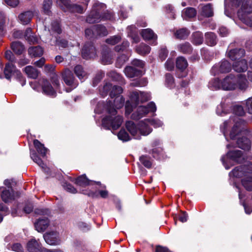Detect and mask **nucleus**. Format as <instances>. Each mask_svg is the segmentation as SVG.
<instances>
[{"label":"nucleus","instance_id":"f257e3e1","mask_svg":"<svg viewBox=\"0 0 252 252\" xmlns=\"http://www.w3.org/2000/svg\"><path fill=\"white\" fill-rule=\"evenodd\" d=\"M125 99L122 96H117L113 104L109 102L107 104V111L110 116L104 118L102 120V126L107 129L112 128L116 130L121 126L123 122V118L121 116H116L113 117L117 114L116 109L121 108L124 104Z\"/></svg>","mask_w":252,"mask_h":252},{"label":"nucleus","instance_id":"f03ea898","mask_svg":"<svg viewBox=\"0 0 252 252\" xmlns=\"http://www.w3.org/2000/svg\"><path fill=\"white\" fill-rule=\"evenodd\" d=\"M233 112L235 115L231 117L228 121L224 123L225 129L233 125L230 132V136L232 139L235 138L236 135L235 133L236 128H238L240 131L246 130V122L238 117L244 115L245 111L243 107L240 105H235L233 108Z\"/></svg>","mask_w":252,"mask_h":252},{"label":"nucleus","instance_id":"7ed1b4c3","mask_svg":"<svg viewBox=\"0 0 252 252\" xmlns=\"http://www.w3.org/2000/svg\"><path fill=\"white\" fill-rule=\"evenodd\" d=\"M229 175L242 178V184L245 189L248 191L252 190V163L236 167L229 173Z\"/></svg>","mask_w":252,"mask_h":252},{"label":"nucleus","instance_id":"20e7f679","mask_svg":"<svg viewBox=\"0 0 252 252\" xmlns=\"http://www.w3.org/2000/svg\"><path fill=\"white\" fill-rule=\"evenodd\" d=\"M248 82L242 74L238 76V80L232 74L227 75L221 80V89L225 91H233L238 88L245 91L248 88Z\"/></svg>","mask_w":252,"mask_h":252},{"label":"nucleus","instance_id":"39448f33","mask_svg":"<svg viewBox=\"0 0 252 252\" xmlns=\"http://www.w3.org/2000/svg\"><path fill=\"white\" fill-rule=\"evenodd\" d=\"M231 1L236 6L241 5L238 16L244 23L252 27V1L250 0H231Z\"/></svg>","mask_w":252,"mask_h":252},{"label":"nucleus","instance_id":"423d86ee","mask_svg":"<svg viewBox=\"0 0 252 252\" xmlns=\"http://www.w3.org/2000/svg\"><path fill=\"white\" fill-rule=\"evenodd\" d=\"M126 126L129 133L136 139L140 138V135L146 136L152 131V129L143 121L140 122L138 126L133 122L127 121Z\"/></svg>","mask_w":252,"mask_h":252},{"label":"nucleus","instance_id":"0eeeda50","mask_svg":"<svg viewBox=\"0 0 252 252\" xmlns=\"http://www.w3.org/2000/svg\"><path fill=\"white\" fill-rule=\"evenodd\" d=\"M226 169H229L234 163H241L245 160L243 153L241 150H233L227 152L225 156L221 158Z\"/></svg>","mask_w":252,"mask_h":252},{"label":"nucleus","instance_id":"6e6552de","mask_svg":"<svg viewBox=\"0 0 252 252\" xmlns=\"http://www.w3.org/2000/svg\"><path fill=\"white\" fill-rule=\"evenodd\" d=\"M90 1V0H81L80 2L84 5L85 8L77 4H71L69 0H59L57 1V3L64 12L82 13L86 9Z\"/></svg>","mask_w":252,"mask_h":252},{"label":"nucleus","instance_id":"1a4fd4ad","mask_svg":"<svg viewBox=\"0 0 252 252\" xmlns=\"http://www.w3.org/2000/svg\"><path fill=\"white\" fill-rule=\"evenodd\" d=\"M235 133L236 135L232 140L237 139L236 147L245 150H249L251 147V143L248 137L250 132L247 130V128L246 127L245 130L240 131H239V129L237 128L235 131ZM230 138L232 139L230 137Z\"/></svg>","mask_w":252,"mask_h":252},{"label":"nucleus","instance_id":"9d476101","mask_svg":"<svg viewBox=\"0 0 252 252\" xmlns=\"http://www.w3.org/2000/svg\"><path fill=\"white\" fill-rule=\"evenodd\" d=\"M157 107L153 102H150L146 106H140L137 107L136 111L131 115V119L135 120H138L145 117L149 113H154L156 111Z\"/></svg>","mask_w":252,"mask_h":252},{"label":"nucleus","instance_id":"9b49d317","mask_svg":"<svg viewBox=\"0 0 252 252\" xmlns=\"http://www.w3.org/2000/svg\"><path fill=\"white\" fill-rule=\"evenodd\" d=\"M231 68L230 63L228 61L224 60L214 65L211 70V73L215 76L220 73L229 72L231 71Z\"/></svg>","mask_w":252,"mask_h":252},{"label":"nucleus","instance_id":"f8f14e48","mask_svg":"<svg viewBox=\"0 0 252 252\" xmlns=\"http://www.w3.org/2000/svg\"><path fill=\"white\" fill-rule=\"evenodd\" d=\"M113 18V15L112 13L99 15L95 13L94 11L91 10L90 13L86 18V22L90 24H93L99 22L101 21L112 20Z\"/></svg>","mask_w":252,"mask_h":252},{"label":"nucleus","instance_id":"ddd939ff","mask_svg":"<svg viewBox=\"0 0 252 252\" xmlns=\"http://www.w3.org/2000/svg\"><path fill=\"white\" fill-rule=\"evenodd\" d=\"M27 249L29 252H63L60 250H49L42 248L38 242L35 239H32L29 241Z\"/></svg>","mask_w":252,"mask_h":252},{"label":"nucleus","instance_id":"4468645a","mask_svg":"<svg viewBox=\"0 0 252 252\" xmlns=\"http://www.w3.org/2000/svg\"><path fill=\"white\" fill-rule=\"evenodd\" d=\"M62 77L65 84L71 88L66 89V91L67 92H70L78 86L77 82L75 80L73 74L69 69L64 70L63 73Z\"/></svg>","mask_w":252,"mask_h":252},{"label":"nucleus","instance_id":"2eb2a0df","mask_svg":"<svg viewBox=\"0 0 252 252\" xmlns=\"http://www.w3.org/2000/svg\"><path fill=\"white\" fill-rule=\"evenodd\" d=\"M150 94L147 93L134 91L131 92L130 94L131 100L135 104H137L139 102H144L150 100Z\"/></svg>","mask_w":252,"mask_h":252},{"label":"nucleus","instance_id":"dca6fc26","mask_svg":"<svg viewBox=\"0 0 252 252\" xmlns=\"http://www.w3.org/2000/svg\"><path fill=\"white\" fill-rule=\"evenodd\" d=\"M103 93L102 95H106L110 91V95L111 97H116L123 92V89L120 86H113L110 83H106L103 87Z\"/></svg>","mask_w":252,"mask_h":252},{"label":"nucleus","instance_id":"f3484780","mask_svg":"<svg viewBox=\"0 0 252 252\" xmlns=\"http://www.w3.org/2000/svg\"><path fill=\"white\" fill-rule=\"evenodd\" d=\"M3 73L5 77L10 81L12 76L15 77L16 75H20V71L17 69L13 63H6Z\"/></svg>","mask_w":252,"mask_h":252},{"label":"nucleus","instance_id":"a211bd4d","mask_svg":"<svg viewBox=\"0 0 252 252\" xmlns=\"http://www.w3.org/2000/svg\"><path fill=\"white\" fill-rule=\"evenodd\" d=\"M96 51L93 44L91 42L86 43L82 50V56L83 59L88 60L95 57Z\"/></svg>","mask_w":252,"mask_h":252},{"label":"nucleus","instance_id":"6ab92c4d","mask_svg":"<svg viewBox=\"0 0 252 252\" xmlns=\"http://www.w3.org/2000/svg\"><path fill=\"white\" fill-rule=\"evenodd\" d=\"M80 192L92 198H97L100 195L102 198H106L108 195V192L106 190L97 191L96 189H82Z\"/></svg>","mask_w":252,"mask_h":252},{"label":"nucleus","instance_id":"aec40b11","mask_svg":"<svg viewBox=\"0 0 252 252\" xmlns=\"http://www.w3.org/2000/svg\"><path fill=\"white\" fill-rule=\"evenodd\" d=\"M45 242L51 245H58L60 243L59 234L57 231H51L43 235Z\"/></svg>","mask_w":252,"mask_h":252},{"label":"nucleus","instance_id":"412c9836","mask_svg":"<svg viewBox=\"0 0 252 252\" xmlns=\"http://www.w3.org/2000/svg\"><path fill=\"white\" fill-rule=\"evenodd\" d=\"M113 54L107 47H104L102 52L101 62L104 64H111L113 60Z\"/></svg>","mask_w":252,"mask_h":252},{"label":"nucleus","instance_id":"4be33fe9","mask_svg":"<svg viewBox=\"0 0 252 252\" xmlns=\"http://www.w3.org/2000/svg\"><path fill=\"white\" fill-rule=\"evenodd\" d=\"M141 34L144 40H153L152 45H156L157 44L156 40L157 39V35L151 29H146L142 30L141 32Z\"/></svg>","mask_w":252,"mask_h":252},{"label":"nucleus","instance_id":"5701e85b","mask_svg":"<svg viewBox=\"0 0 252 252\" xmlns=\"http://www.w3.org/2000/svg\"><path fill=\"white\" fill-rule=\"evenodd\" d=\"M75 183L78 186L85 188L88 186L93 185L95 182L93 181L89 180L85 174L79 176L75 179ZM96 184L99 185V182L96 183Z\"/></svg>","mask_w":252,"mask_h":252},{"label":"nucleus","instance_id":"b1692460","mask_svg":"<svg viewBox=\"0 0 252 252\" xmlns=\"http://www.w3.org/2000/svg\"><path fill=\"white\" fill-rule=\"evenodd\" d=\"M17 196H18V193L14 192L12 188L3 190L1 195V198L5 203L14 200Z\"/></svg>","mask_w":252,"mask_h":252},{"label":"nucleus","instance_id":"393cba45","mask_svg":"<svg viewBox=\"0 0 252 252\" xmlns=\"http://www.w3.org/2000/svg\"><path fill=\"white\" fill-rule=\"evenodd\" d=\"M245 54V50L241 48L231 49L227 52V57L232 61L240 59L244 56Z\"/></svg>","mask_w":252,"mask_h":252},{"label":"nucleus","instance_id":"a878e982","mask_svg":"<svg viewBox=\"0 0 252 252\" xmlns=\"http://www.w3.org/2000/svg\"><path fill=\"white\" fill-rule=\"evenodd\" d=\"M41 82L43 93L47 95L55 97L56 96V92L50 83L47 80L45 79H43Z\"/></svg>","mask_w":252,"mask_h":252},{"label":"nucleus","instance_id":"bb28decb","mask_svg":"<svg viewBox=\"0 0 252 252\" xmlns=\"http://www.w3.org/2000/svg\"><path fill=\"white\" fill-rule=\"evenodd\" d=\"M124 72L128 78H133L134 77L141 76L142 73L141 70L131 66H126L125 68Z\"/></svg>","mask_w":252,"mask_h":252},{"label":"nucleus","instance_id":"cd10ccee","mask_svg":"<svg viewBox=\"0 0 252 252\" xmlns=\"http://www.w3.org/2000/svg\"><path fill=\"white\" fill-rule=\"evenodd\" d=\"M49 221L47 218L43 217L38 219L34 224L36 230L38 232L44 231L48 226Z\"/></svg>","mask_w":252,"mask_h":252},{"label":"nucleus","instance_id":"c85d7f7f","mask_svg":"<svg viewBox=\"0 0 252 252\" xmlns=\"http://www.w3.org/2000/svg\"><path fill=\"white\" fill-rule=\"evenodd\" d=\"M30 157L32 160L40 166L44 171L46 173L49 172V169L47 168L46 165L43 163L41 159L37 156L36 152L34 150H30Z\"/></svg>","mask_w":252,"mask_h":252},{"label":"nucleus","instance_id":"c756f323","mask_svg":"<svg viewBox=\"0 0 252 252\" xmlns=\"http://www.w3.org/2000/svg\"><path fill=\"white\" fill-rule=\"evenodd\" d=\"M200 6L199 10L200 16L210 17L213 15V9L211 4L208 3Z\"/></svg>","mask_w":252,"mask_h":252},{"label":"nucleus","instance_id":"7c9ffc66","mask_svg":"<svg viewBox=\"0 0 252 252\" xmlns=\"http://www.w3.org/2000/svg\"><path fill=\"white\" fill-rule=\"evenodd\" d=\"M33 16V13L32 11H27L21 13L18 18L23 25L29 24Z\"/></svg>","mask_w":252,"mask_h":252},{"label":"nucleus","instance_id":"2f4dec72","mask_svg":"<svg viewBox=\"0 0 252 252\" xmlns=\"http://www.w3.org/2000/svg\"><path fill=\"white\" fill-rule=\"evenodd\" d=\"M106 5L103 3H100L98 1L94 3L92 11H94L95 13L99 15H105L106 13H111L107 10H106Z\"/></svg>","mask_w":252,"mask_h":252},{"label":"nucleus","instance_id":"473e14b6","mask_svg":"<svg viewBox=\"0 0 252 252\" xmlns=\"http://www.w3.org/2000/svg\"><path fill=\"white\" fill-rule=\"evenodd\" d=\"M74 72L81 82H83L88 78V74L87 72L80 65H77L74 67Z\"/></svg>","mask_w":252,"mask_h":252},{"label":"nucleus","instance_id":"72a5a7b5","mask_svg":"<svg viewBox=\"0 0 252 252\" xmlns=\"http://www.w3.org/2000/svg\"><path fill=\"white\" fill-rule=\"evenodd\" d=\"M233 69L237 72H242L246 71L248 69V64L245 60H241L236 62L233 64Z\"/></svg>","mask_w":252,"mask_h":252},{"label":"nucleus","instance_id":"f704fd0d","mask_svg":"<svg viewBox=\"0 0 252 252\" xmlns=\"http://www.w3.org/2000/svg\"><path fill=\"white\" fill-rule=\"evenodd\" d=\"M24 37L30 44H35L38 42L37 37L32 33L31 28H28L25 31Z\"/></svg>","mask_w":252,"mask_h":252},{"label":"nucleus","instance_id":"c9c22d12","mask_svg":"<svg viewBox=\"0 0 252 252\" xmlns=\"http://www.w3.org/2000/svg\"><path fill=\"white\" fill-rule=\"evenodd\" d=\"M28 53L31 57H40L43 54V49L39 46L31 47L28 49Z\"/></svg>","mask_w":252,"mask_h":252},{"label":"nucleus","instance_id":"e433bc0d","mask_svg":"<svg viewBox=\"0 0 252 252\" xmlns=\"http://www.w3.org/2000/svg\"><path fill=\"white\" fill-rule=\"evenodd\" d=\"M13 51L17 55H21L25 50L24 45L19 41L13 42L11 44Z\"/></svg>","mask_w":252,"mask_h":252},{"label":"nucleus","instance_id":"4c0bfd02","mask_svg":"<svg viewBox=\"0 0 252 252\" xmlns=\"http://www.w3.org/2000/svg\"><path fill=\"white\" fill-rule=\"evenodd\" d=\"M177 49L184 54H190L192 51V47L189 42H186L177 46Z\"/></svg>","mask_w":252,"mask_h":252},{"label":"nucleus","instance_id":"58836bf2","mask_svg":"<svg viewBox=\"0 0 252 252\" xmlns=\"http://www.w3.org/2000/svg\"><path fill=\"white\" fill-rule=\"evenodd\" d=\"M205 41L206 43L209 46H214L217 44V36L212 32H208L205 33Z\"/></svg>","mask_w":252,"mask_h":252},{"label":"nucleus","instance_id":"ea45409f","mask_svg":"<svg viewBox=\"0 0 252 252\" xmlns=\"http://www.w3.org/2000/svg\"><path fill=\"white\" fill-rule=\"evenodd\" d=\"M33 145L36 151L40 155L43 157L46 156L48 150L44 147L43 144L41 143L38 140L35 139L33 141Z\"/></svg>","mask_w":252,"mask_h":252},{"label":"nucleus","instance_id":"a19ab883","mask_svg":"<svg viewBox=\"0 0 252 252\" xmlns=\"http://www.w3.org/2000/svg\"><path fill=\"white\" fill-rule=\"evenodd\" d=\"M196 15L195 9L192 7H188L184 9L182 13V16L183 19L187 20L189 18L195 17Z\"/></svg>","mask_w":252,"mask_h":252},{"label":"nucleus","instance_id":"79ce46f5","mask_svg":"<svg viewBox=\"0 0 252 252\" xmlns=\"http://www.w3.org/2000/svg\"><path fill=\"white\" fill-rule=\"evenodd\" d=\"M52 5V0H44L42 4V12L48 16L52 14L51 7Z\"/></svg>","mask_w":252,"mask_h":252},{"label":"nucleus","instance_id":"37998d69","mask_svg":"<svg viewBox=\"0 0 252 252\" xmlns=\"http://www.w3.org/2000/svg\"><path fill=\"white\" fill-rule=\"evenodd\" d=\"M187 60L183 57H179L176 60V67L181 71H183L188 66Z\"/></svg>","mask_w":252,"mask_h":252},{"label":"nucleus","instance_id":"c03bdc74","mask_svg":"<svg viewBox=\"0 0 252 252\" xmlns=\"http://www.w3.org/2000/svg\"><path fill=\"white\" fill-rule=\"evenodd\" d=\"M28 76L32 79H35L38 75L37 70L33 66L29 65L26 66L24 69Z\"/></svg>","mask_w":252,"mask_h":252},{"label":"nucleus","instance_id":"a18cd8bd","mask_svg":"<svg viewBox=\"0 0 252 252\" xmlns=\"http://www.w3.org/2000/svg\"><path fill=\"white\" fill-rule=\"evenodd\" d=\"M203 36L202 32H196L192 34V42L196 45H200L203 43Z\"/></svg>","mask_w":252,"mask_h":252},{"label":"nucleus","instance_id":"49530a36","mask_svg":"<svg viewBox=\"0 0 252 252\" xmlns=\"http://www.w3.org/2000/svg\"><path fill=\"white\" fill-rule=\"evenodd\" d=\"M208 87L212 90L221 89V81L219 78H214L208 84Z\"/></svg>","mask_w":252,"mask_h":252},{"label":"nucleus","instance_id":"de8ad7c7","mask_svg":"<svg viewBox=\"0 0 252 252\" xmlns=\"http://www.w3.org/2000/svg\"><path fill=\"white\" fill-rule=\"evenodd\" d=\"M189 34V31L186 28H182L177 30L174 33L175 37L180 39L186 38Z\"/></svg>","mask_w":252,"mask_h":252},{"label":"nucleus","instance_id":"09e8293b","mask_svg":"<svg viewBox=\"0 0 252 252\" xmlns=\"http://www.w3.org/2000/svg\"><path fill=\"white\" fill-rule=\"evenodd\" d=\"M151 48L144 43H141L136 48V52L142 55H146L150 53Z\"/></svg>","mask_w":252,"mask_h":252},{"label":"nucleus","instance_id":"8fccbe9b","mask_svg":"<svg viewBox=\"0 0 252 252\" xmlns=\"http://www.w3.org/2000/svg\"><path fill=\"white\" fill-rule=\"evenodd\" d=\"M129 56V53H127V54H123L118 57L116 62V66L118 68H121L124 64V63L128 60Z\"/></svg>","mask_w":252,"mask_h":252},{"label":"nucleus","instance_id":"3c124183","mask_svg":"<svg viewBox=\"0 0 252 252\" xmlns=\"http://www.w3.org/2000/svg\"><path fill=\"white\" fill-rule=\"evenodd\" d=\"M94 30H95L96 36L97 35L105 36L108 34V32L106 28L101 25L94 26Z\"/></svg>","mask_w":252,"mask_h":252},{"label":"nucleus","instance_id":"603ef678","mask_svg":"<svg viewBox=\"0 0 252 252\" xmlns=\"http://www.w3.org/2000/svg\"><path fill=\"white\" fill-rule=\"evenodd\" d=\"M118 138L123 142H126L130 140V136L124 129H122L118 134Z\"/></svg>","mask_w":252,"mask_h":252},{"label":"nucleus","instance_id":"864d4df0","mask_svg":"<svg viewBox=\"0 0 252 252\" xmlns=\"http://www.w3.org/2000/svg\"><path fill=\"white\" fill-rule=\"evenodd\" d=\"M139 160L144 166L147 168H151L152 166V162L150 158L147 156H142L139 158Z\"/></svg>","mask_w":252,"mask_h":252},{"label":"nucleus","instance_id":"5fc2aeb1","mask_svg":"<svg viewBox=\"0 0 252 252\" xmlns=\"http://www.w3.org/2000/svg\"><path fill=\"white\" fill-rule=\"evenodd\" d=\"M147 125V122L149 124H150L152 126H153L155 127H158L160 126H161L163 125L162 122L160 121L158 119H145L144 121Z\"/></svg>","mask_w":252,"mask_h":252},{"label":"nucleus","instance_id":"6e6d98bb","mask_svg":"<svg viewBox=\"0 0 252 252\" xmlns=\"http://www.w3.org/2000/svg\"><path fill=\"white\" fill-rule=\"evenodd\" d=\"M166 14L169 18L174 19L175 18V13L174 7L170 4H168L165 6Z\"/></svg>","mask_w":252,"mask_h":252},{"label":"nucleus","instance_id":"4d7b16f0","mask_svg":"<svg viewBox=\"0 0 252 252\" xmlns=\"http://www.w3.org/2000/svg\"><path fill=\"white\" fill-rule=\"evenodd\" d=\"M165 81L166 85L170 88L174 86V79L173 76L170 73H167L165 75Z\"/></svg>","mask_w":252,"mask_h":252},{"label":"nucleus","instance_id":"13d9d810","mask_svg":"<svg viewBox=\"0 0 252 252\" xmlns=\"http://www.w3.org/2000/svg\"><path fill=\"white\" fill-rule=\"evenodd\" d=\"M121 40V37L119 35H115L107 38L106 42L111 45H115L118 43Z\"/></svg>","mask_w":252,"mask_h":252},{"label":"nucleus","instance_id":"bf43d9fd","mask_svg":"<svg viewBox=\"0 0 252 252\" xmlns=\"http://www.w3.org/2000/svg\"><path fill=\"white\" fill-rule=\"evenodd\" d=\"M131 64L134 67L141 70L144 66L145 63L143 61L138 59H134L132 61Z\"/></svg>","mask_w":252,"mask_h":252},{"label":"nucleus","instance_id":"052dcab7","mask_svg":"<svg viewBox=\"0 0 252 252\" xmlns=\"http://www.w3.org/2000/svg\"><path fill=\"white\" fill-rule=\"evenodd\" d=\"M129 42L127 41H124L122 45H118L115 47V50L117 52L126 51L129 47Z\"/></svg>","mask_w":252,"mask_h":252},{"label":"nucleus","instance_id":"680f3d73","mask_svg":"<svg viewBox=\"0 0 252 252\" xmlns=\"http://www.w3.org/2000/svg\"><path fill=\"white\" fill-rule=\"evenodd\" d=\"M85 35L89 38L96 36L95 30H94V26L92 28H88L85 30Z\"/></svg>","mask_w":252,"mask_h":252},{"label":"nucleus","instance_id":"e2e57ef3","mask_svg":"<svg viewBox=\"0 0 252 252\" xmlns=\"http://www.w3.org/2000/svg\"><path fill=\"white\" fill-rule=\"evenodd\" d=\"M56 45L59 48H65L68 47V42L66 40L60 37L56 40Z\"/></svg>","mask_w":252,"mask_h":252},{"label":"nucleus","instance_id":"0e129e2a","mask_svg":"<svg viewBox=\"0 0 252 252\" xmlns=\"http://www.w3.org/2000/svg\"><path fill=\"white\" fill-rule=\"evenodd\" d=\"M51 30L60 34L62 32L60 23L58 21L53 22L51 25Z\"/></svg>","mask_w":252,"mask_h":252},{"label":"nucleus","instance_id":"69168bd1","mask_svg":"<svg viewBox=\"0 0 252 252\" xmlns=\"http://www.w3.org/2000/svg\"><path fill=\"white\" fill-rule=\"evenodd\" d=\"M64 189L69 192L72 193H77L76 189L71 184L65 183L63 185Z\"/></svg>","mask_w":252,"mask_h":252},{"label":"nucleus","instance_id":"338daca9","mask_svg":"<svg viewBox=\"0 0 252 252\" xmlns=\"http://www.w3.org/2000/svg\"><path fill=\"white\" fill-rule=\"evenodd\" d=\"M5 58L10 61L9 63H15V58L13 53L10 51H6L5 53Z\"/></svg>","mask_w":252,"mask_h":252},{"label":"nucleus","instance_id":"774afa93","mask_svg":"<svg viewBox=\"0 0 252 252\" xmlns=\"http://www.w3.org/2000/svg\"><path fill=\"white\" fill-rule=\"evenodd\" d=\"M162 149L160 148H155L152 149V154L154 158H159Z\"/></svg>","mask_w":252,"mask_h":252}]
</instances>
